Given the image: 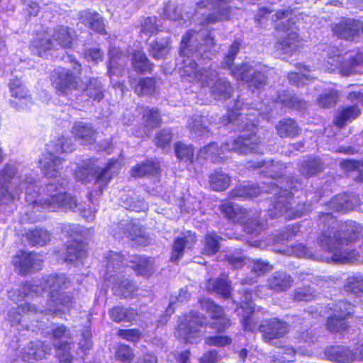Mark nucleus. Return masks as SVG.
I'll return each mask as SVG.
<instances>
[{"label": "nucleus", "mask_w": 363, "mask_h": 363, "mask_svg": "<svg viewBox=\"0 0 363 363\" xmlns=\"http://www.w3.org/2000/svg\"><path fill=\"white\" fill-rule=\"evenodd\" d=\"M16 174V167L9 164L0 170V205L9 204L18 199L24 189L26 202L34 205L35 208L40 207L51 211L60 208L75 211L78 208L77 200L67 194L62 186L57 189L55 185L49 184L46 192L39 194L34 178H13Z\"/></svg>", "instance_id": "obj_1"}, {"label": "nucleus", "mask_w": 363, "mask_h": 363, "mask_svg": "<svg viewBox=\"0 0 363 363\" xmlns=\"http://www.w3.org/2000/svg\"><path fill=\"white\" fill-rule=\"evenodd\" d=\"M215 45L214 37L208 29L189 30L186 33L179 47L180 55L187 57L182 61L183 66L181 70L184 82L199 83L201 86H207L217 77L218 73L216 69L211 67L208 69L198 68L194 60L189 57L191 54L203 59H210L214 55L211 49Z\"/></svg>", "instance_id": "obj_2"}, {"label": "nucleus", "mask_w": 363, "mask_h": 363, "mask_svg": "<svg viewBox=\"0 0 363 363\" xmlns=\"http://www.w3.org/2000/svg\"><path fill=\"white\" fill-rule=\"evenodd\" d=\"M301 186L297 180L281 179L277 183L270 182L267 189H260L259 187L252 185H240L235 187L229 193L231 199L244 200L252 199L260 195L262 191L274 194V201L269 208L268 213L270 217L277 218L284 216L286 219H295L299 218L311 211L310 204L298 205L296 208L291 207L289 199L292 192L289 189L296 191Z\"/></svg>", "instance_id": "obj_3"}, {"label": "nucleus", "mask_w": 363, "mask_h": 363, "mask_svg": "<svg viewBox=\"0 0 363 363\" xmlns=\"http://www.w3.org/2000/svg\"><path fill=\"white\" fill-rule=\"evenodd\" d=\"M362 236V226L353 220L337 223L318 237L320 247L330 254L323 257L327 263H346L356 259L355 250H348L345 245L358 240Z\"/></svg>", "instance_id": "obj_4"}, {"label": "nucleus", "mask_w": 363, "mask_h": 363, "mask_svg": "<svg viewBox=\"0 0 363 363\" xmlns=\"http://www.w3.org/2000/svg\"><path fill=\"white\" fill-rule=\"evenodd\" d=\"M257 128L254 123L250 125V133H243L233 141L225 143L220 147L216 143H210L201 148L198 157L204 160H211L213 162L223 161L225 153L235 152L240 155L259 153L262 151L260 138L256 135Z\"/></svg>", "instance_id": "obj_5"}, {"label": "nucleus", "mask_w": 363, "mask_h": 363, "mask_svg": "<svg viewBox=\"0 0 363 363\" xmlns=\"http://www.w3.org/2000/svg\"><path fill=\"white\" fill-rule=\"evenodd\" d=\"M69 279L64 274L50 275L37 284L39 294L45 289L50 290L49 300L44 308L45 315H59L69 311L73 305L72 296L60 290L66 289L69 285Z\"/></svg>", "instance_id": "obj_6"}, {"label": "nucleus", "mask_w": 363, "mask_h": 363, "mask_svg": "<svg viewBox=\"0 0 363 363\" xmlns=\"http://www.w3.org/2000/svg\"><path fill=\"white\" fill-rule=\"evenodd\" d=\"M275 19L272 21L277 30L284 32L286 37L279 39L276 48L282 53H291L296 50L301 39L297 33L298 28L296 26V17L290 9H281L274 15Z\"/></svg>", "instance_id": "obj_7"}, {"label": "nucleus", "mask_w": 363, "mask_h": 363, "mask_svg": "<svg viewBox=\"0 0 363 363\" xmlns=\"http://www.w3.org/2000/svg\"><path fill=\"white\" fill-rule=\"evenodd\" d=\"M106 264V279L111 282L113 281V290L114 294L125 298L129 297L135 290L134 285L128 279H124L119 274L123 272L124 266L121 264L123 261V255L111 252Z\"/></svg>", "instance_id": "obj_8"}, {"label": "nucleus", "mask_w": 363, "mask_h": 363, "mask_svg": "<svg viewBox=\"0 0 363 363\" xmlns=\"http://www.w3.org/2000/svg\"><path fill=\"white\" fill-rule=\"evenodd\" d=\"M206 320L198 313L189 314L178 325L176 336L185 342L196 343L203 335L201 328L206 325Z\"/></svg>", "instance_id": "obj_9"}, {"label": "nucleus", "mask_w": 363, "mask_h": 363, "mask_svg": "<svg viewBox=\"0 0 363 363\" xmlns=\"http://www.w3.org/2000/svg\"><path fill=\"white\" fill-rule=\"evenodd\" d=\"M51 81L55 89L63 95H67L78 89L80 79L70 69L63 67L55 69L51 74Z\"/></svg>", "instance_id": "obj_10"}, {"label": "nucleus", "mask_w": 363, "mask_h": 363, "mask_svg": "<svg viewBox=\"0 0 363 363\" xmlns=\"http://www.w3.org/2000/svg\"><path fill=\"white\" fill-rule=\"evenodd\" d=\"M231 74L237 80L245 82L249 86L256 89H260L266 84L264 74L247 63L234 66L231 69Z\"/></svg>", "instance_id": "obj_11"}, {"label": "nucleus", "mask_w": 363, "mask_h": 363, "mask_svg": "<svg viewBox=\"0 0 363 363\" xmlns=\"http://www.w3.org/2000/svg\"><path fill=\"white\" fill-rule=\"evenodd\" d=\"M232 0H201L198 5L200 7L209 6L213 12L206 16L202 24H213L228 18L230 7L228 4Z\"/></svg>", "instance_id": "obj_12"}, {"label": "nucleus", "mask_w": 363, "mask_h": 363, "mask_svg": "<svg viewBox=\"0 0 363 363\" xmlns=\"http://www.w3.org/2000/svg\"><path fill=\"white\" fill-rule=\"evenodd\" d=\"M43 262V258L41 255L25 251H20L12 260L15 269L21 274L39 270Z\"/></svg>", "instance_id": "obj_13"}, {"label": "nucleus", "mask_w": 363, "mask_h": 363, "mask_svg": "<svg viewBox=\"0 0 363 363\" xmlns=\"http://www.w3.org/2000/svg\"><path fill=\"white\" fill-rule=\"evenodd\" d=\"M259 330L262 335L265 342L279 339L289 332V325L277 318L264 320L259 325Z\"/></svg>", "instance_id": "obj_14"}, {"label": "nucleus", "mask_w": 363, "mask_h": 363, "mask_svg": "<svg viewBox=\"0 0 363 363\" xmlns=\"http://www.w3.org/2000/svg\"><path fill=\"white\" fill-rule=\"evenodd\" d=\"M200 303L202 309L208 313L211 319L213 320L211 325L212 328L216 329L218 332H223L230 327V320L226 317L222 307L215 304L209 298L202 299Z\"/></svg>", "instance_id": "obj_15"}, {"label": "nucleus", "mask_w": 363, "mask_h": 363, "mask_svg": "<svg viewBox=\"0 0 363 363\" xmlns=\"http://www.w3.org/2000/svg\"><path fill=\"white\" fill-rule=\"evenodd\" d=\"M45 313V310L37 308L35 304L26 303L21 304L18 308H13L8 313V320L13 325H22L25 328L29 326L26 319L30 316L34 315L38 317V315Z\"/></svg>", "instance_id": "obj_16"}, {"label": "nucleus", "mask_w": 363, "mask_h": 363, "mask_svg": "<svg viewBox=\"0 0 363 363\" xmlns=\"http://www.w3.org/2000/svg\"><path fill=\"white\" fill-rule=\"evenodd\" d=\"M63 159L51 151H46L39 159V167L43 174L48 178H56L62 170Z\"/></svg>", "instance_id": "obj_17"}, {"label": "nucleus", "mask_w": 363, "mask_h": 363, "mask_svg": "<svg viewBox=\"0 0 363 363\" xmlns=\"http://www.w3.org/2000/svg\"><path fill=\"white\" fill-rule=\"evenodd\" d=\"M361 203L358 195L343 194L334 196L328 203V207L333 211L345 213L355 210Z\"/></svg>", "instance_id": "obj_18"}, {"label": "nucleus", "mask_w": 363, "mask_h": 363, "mask_svg": "<svg viewBox=\"0 0 363 363\" xmlns=\"http://www.w3.org/2000/svg\"><path fill=\"white\" fill-rule=\"evenodd\" d=\"M360 28V21L347 18L333 25L332 31L339 38L352 40L357 36Z\"/></svg>", "instance_id": "obj_19"}, {"label": "nucleus", "mask_w": 363, "mask_h": 363, "mask_svg": "<svg viewBox=\"0 0 363 363\" xmlns=\"http://www.w3.org/2000/svg\"><path fill=\"white\" fill-rule=\"evenodd\" d=\"M10 92L13 97L11 100L12 106L16 109H23L30 102V95L28 90L18 78H14L11 80L10 85Z\"/></svg>", "instance_id": "obj_20"}, {"label": "nucleus", "mask_w": 363, "mask_h": 363, "mask_svg": "<svg viewBox=\"0 0 363 363\" xmlns=\"http://www.w3.org/2000/svg\"><path fill=\"white\" fill-rule=\"evenodd\" d=\"M196 241L195 233L191 231L183 233L174 242L170 260L172 262L177 261L183 256L184 250L185 248H191L196 243Z\"/></svg>", "instance_id": "obj_21"}, {"label": "nucleus", "mask_w": 363, "mask_h": 363, "mask_svg": "<svg viewBox=\"0 0 363 363\" xmlns=\"http://www.w3.org/2000/svg\"><path fill=\"white\" fill-rule=\"evenodd\" d=\"M327 359L338 363L357 362L353 350L343 346H333L325 351Z\"/></svg>", "instance_id": "obj_22"}, {"label": "nucleus", "mask_w": 363, "mask_h": 363, "mask_svg": "<svg viewBox=\"0 0 363 363\" xmlns=\"http://www.w3.org/2000/svg\"><path fill=\"white\" fill-rule=\"evenodd\" d=\"M72 133L74 138L83 144H91L96 140V131L89 123L76 122L72 126Z\"/></svg>", "instance_id": "obj_23"}, {"label": "nucleus", "mask_w": 363, "mask_h": 363, "mask_svg": "<svg viewBox=\"0 0 363 363\" xmlns=\"http://www.w3.org/2000/svg\"><path fill=\"white\" fill-rule=\"evenodd\" d=\"M120 225L121 226L119 228L123 229V234L137 244L145 245L148 242V236L142 227L131 223H123Z\"/></svg>", "instance_id": "obj_24"}, {"label": "nucleus", "mask_w": 363, "mask_h": 363, "mask_svg": "<svg viewBox=\"0 0 363 363\" xmlns=\"http://www.w3.org/2000/svg\"><path fill=\"white\" fill-rule=\"evenodd\" d=\"M38 294H39V286L32 282L25 283L18 290H11L8 292L9 299L15 303L22 301L24 298Z\"/></svg>", "instance_id": "obj_25"}, {"label": "nucleus", "mask_w": 363, "mask_h": 363, "mask_svg": "<svg viewBox=\"0 0 363 363\" xmlns=\"http://www.w3.org/2000/svg\"><path fill=\"white\" fill-rule=\"evenodd\" d=\"M116 161L111 160L96 177L94 186L98 189V194H101L103 189L108 184L117 172Z\"/></svg>", "instance_id": "obj_26"}, {"label": "nucleus", "mask_w": 363, "mask_h": 363, "mask_svg": "<svg viewBox=\"0 0 363 363\" xmlns=\"http://www.w3.org/2000/svg\"><path fill=\"white\" fill-rule=\"evenodd\" d=\"M220 209L225 217L234 223L242 222L247 214L245 208L230 202L222 204Z\"/></svg>", "instance_id": "obj_27"}, {"label": "nucleus", "mask_w": 363, "mask_h": 363, "mask_svg": "<svg viewBox=\"0 0 363 363\" xmlns=\"http://www.w3.org/2000/svg\"><path fill=\"white\" fill-rule=\"evenodd\" d=\"M292 284L291 277L284 272H275L268 281L269 288L278 292L289 289Z\"/></svg>", "instance_id": "obj_28"}, {"label": "nucleus", "mask_w": 363, "mask_h": 363, "mask_svg": "<svg viewBox=\"0 0 363 363\" xmlns=\"http://www.w3.org/2000/svg\"><path fill=\"white\" fill-rule=\"evenodd\" d=\"M276 129L281 138L296 137L301 130L296 122L290 118L279 121L276 125Z\"/></svg>", "instance_id": "obj_29"}, {"label": "nucleus", "mask_w": 363, "mask_h": 363, "mask_svg": "<svg viewBox=\"0 0 363 363\" xmlns=\"http://www.w3.org/2000/svg\"><path fill=\"white\" fill-rule=\"evenodd\" d=\"M86 246L85 245L74 239L69 241L67 244L66 256L65 261L67 262L72 263L74 261L82 259L86 256Z\"/></svg>", "instance_id": "obj_30"}, {"label": "nucleus", "mask_w": 363, "mask_h": 363, "mask_svg": "<svg viewBox=\"0 0 363 363\" xmlns=\"http://www.w3.org/2000/svg\"><path fill=\"white\" fill-rule=\"evenodd\" d=\"M52 48L53 43L50 36L45 33L38 34L30 45L32 52L40 57Z\"/></svg>", "instance_id": "obj_31"}, {"label": "nucleus", "mask_w": 363, "mask_h": 363, "mask_svg": "<svg viewBox=\"0 0 363 363\" xmlns=\"http://www.w3.org/2000/svg\"><path fill=\"white\" fill-rule=\"evenodd\" d=\"M208 121L201 116H194L188 121V129L195 136H202L210 132Z\"/></svg>", "instance_id": "obj_32"}, {"label": "nucleus", "mask_w": 363, "mask_h": 363, "mask_svg": "<svg viewBox=\"0 0 363 363\" xmlns=\"http://www.w3.org/2000/svg\"><path fill=\"white\" fill-rule=\"evenodd\" d=\"M324 52L326 57L324 66L328 71L332 72L340 66L343 58L338 48L328 45L324 50Z\"/></svg>", "instance_id": "obj_33"}, {"label": "nucleus", "mask_w": 363, "mask_h": 363, "mask_svg": "<svg viewBox=\"0 0 363 363\" xmlns=\"http://www.w3.org/2000/svg\"><path fill=\"white\" fill-rule=\"evenodd\" d=\"M206 289L211 292H215L225 298L230 294V286L227 277L208 279Z\"/></svg>", "instance_id": "obj_34"}, {"label": "nucleus", "mask_w": 363, "mask_h": 363, "mask_svg": "<svg viewBox=\"0 0 363 363\" xmlns=\"http://www.w3.org/2000/svg\"><path fill=\"white\" fill-rule=\"evenodd\" d=\"M53 38L62 48H70L75 38V33L66 26H58L55 30Z\"/></svg>", "instance_id": "obj_35"}, {"label": "nucleus", "mask_w": 363, "mask_h": 363, "mask_svg": "<svg viewBox=\"0 0 363 363\" xmlns=\"http://www.w3.org/2000/svg\"><path fill=\"white\" fill-rule=\"evenodd\" d=\"M231 84L225 79H218L211 87V94L216 99H229L233 93Z\"/></svg>", "instance_id": "obj_36"}, {"label": "nucleus", "mask_w": 363, "mask_h": 363, "mask_svg": "<svg viewBox=\"0 0 363 363\" xmlns=\"http://www.w3.org/2000/svg\"><path fill=\"white\" fill-rule=\"evenodd\" d=\"M230 177L222 171H214L209 176L210 188L213 191H224L230 186Z\"/></svg>", "instance_id": "obj_37"}, {"label": "nucleus", "mask_w": 363, "mask_h": 363, "mask_svg": "<svg viewBox=\"0 0 363 363\" xmlns=\"http://www.w3.org/2000/svg\"><path fill=\"white\" fill-rule=\"evenodd\" d=\"M324 169V164L320 159H308L301 163L299 172L306 177L316 175Z\"/></svg>", "instance_id": "obj_38"}, {"label": "nucleus", "mask_w": 363, "mask_h": 363, "mask_svg": "<svg viewBox=\"0 0 363 363\" xmlns=\"http://www.w3.org/2000/svg\"><path fill=\"white\" fill-rule=\"evenodd\" d=\"M131 262L135 264L132 268L138 275L149 277L153 273L154 262L150 258L135 256Z\"/></svg>", "instance_id": "obj_39"}, {"label": "nucleus", "mask_w": 363, "mask_h": 363, "mask_svg": "<svg viewBox=\"0 0 363 363\" xmlns=\"http://www.w3.org/2000/svg\"><path fill=\"white\" fill-rule=\"evenodd\" d=\"M277 102L283 104L286 107L296 110H305L307 104L296 96H293L287 91L284 92L278 98Z\"/></svg>", "instance_id": "obj_40"}, {"label": "nucleus", "mask_w": 363, "mask_h": 363, "mask_svg": "<svg viewBox=\"0 0 363 363\" xmlns=\"http://www.w3.org/2000/svg\"><path fill=\"white\" fill-rule=\"evenodd\" d=\"M170 46L169 38L157 39L150 44V52L155 59L164 57L169 52Z\"/></svg>", "instance_id": "obj_41"}, {"label": "nucleus", "mask_w": 363, "mask_h": 363, "mask_svg": "<svg viewBox=\"0 0 363 363\" xmlns=\"http://www.w3.org/2000/svg\"><path fill=\"white\" fill-rule=\"evenodd\" d=\"M363 65V52H358L349 62H346L340 67V73L342 76L347 77L359 71L357 67Z\"/></svg>", "instance_id": "obj_42"}, {"label": "nucleus", "mask_w": 363, "mask_h": 363, "mask_svg": "<svg viewBox=\"0 0 363 363\" xmlns=\"http://www.w3.org/2000/svg\"><path fill=\"white\" fill-rule=\"evenodd\" d=\"M159 169L157 163L147 161L145 163H141L133 167L130 171L132 177H141L149 174L157 173Z\"/></svg>", "instance_id": "obj_43"}, {"label": "nucleus", "mask_w": 363, "mask_h": 363, "mask_svg": "<svg viewBox=\"0 0 363 363\" xmlns=\"http://www.w3.org/2000/svg\"><path fill=\"white\" fill-rule=\"evenodd\" d=\"M360 114V110L357 106H352L343 109L336 117L334 123L338 128L343 127L347 122L356 118Z\"/></svg>", "instance_id": "obj_44"}, {"label": "nucleus", "mask_w": 363, "mask_h": 363, "mask_svg": "<svg viewBox=\"0 0 363 363\" xmlns=\"http://www.w3.org/2000/svg\"><path fill=\"white\" fill-rule=\"evenodd\" d=\"M84 94L95 101H101L104 98V90L101 83L96 79H91L86 84Z\"/></svg>", "instance_id": "obj_45"}, {"label": "nucleus", "mask_w": 363, "mask_h": 363, "mask_svg": "<svg viewBox=\"0 0 363 363\" xmlns=\"http://www.w3.org/2000/svg\"><path fill=\"white\" fill-rule=\"evenodd\" d=\"M27 238L32 245H45L50 239V233L43 229H35L27 233Z\"/></svg>", "instance_id": "obj_46"}, {"label": "nucleus", "mask_w": 363, "mask_h": 363, "mask_svg": "<svg viewBox=\"0 0 363 363\" xmlns=\"http://www.w3.org/2000/svg\"><path fill=\"white\" fill-rule=\"evenodd\" d=\"M109 65L108 72L110 76L115 74L114 69L125 62V55L117 48H111L108 52Z\"/></svg>", "instance_id": "obj_47"}, {"label": "nucleus", "mask_w": 363, "mask_h": 363, "mask_svg": "<svg viewBox=\"0 0 363 363\" xmlns=\"http://www.w3.org/2000/svg\"><path fill=\"white\" fill-rule=\"evenodd\" d=\"M291 254L299 257H304L311 258L316 261L323 262H325V260L321 258L330 257V255H320V253L313 252L311 250L301 244L292 247Z\"/></svg>", "instance_id": "obj_48"}, {"label": "nucleus", "mask_w": 363, "mask_h": 363, "mask_svg": "<svg viewBox=\"0 0 363 363\" xmlns=\"http://www.w3.org/2000/svg\"><path fill=\"white\" fill-rule=\"evenodd\" d=\"M113 320L119 323L123 320L130 321L135 318L136 313L134 310L122 307H115L109 311Z\"/></svg>", "instance_id": "obj_49"}, {"label": "nucleus", "mask_w": 363, "mask_h": 363, "mask_svg": "<svg viewBox=\"0 0 363 363\" xmlns=\"http://www.w3.org/2000/svg\"><path fill=\"white\" fill-rule=\"evenodd\" d=\"M344 289L346 292L354 294L363 293V276L354 274L349 277L344 285Z\"/></svg>", "instance_id": "obj_50"}, {"label": "nucleus", "mask_w": 363, "mask_h": 363, "mask_svg": "<svg viewBox=\"0 0 363 363\" xmlns=\"http://www.w3.org/2000/svg\"><path fill=\"white\" fill-rule=\"evenodd\" d=\"M47 145V151H51L55 155L72 150L70 140L64 137L59 138L55 141H51Z\"/></svg>", "instance_id": "obj_51"}, {"label": "nucleus", "mask_w": 363, "mask_h": 363, "mask_svg": "<svg viewBox=\"0 0 363 363\" xmlns=\"http://www.w3.org/2000/svg\"><path fill=\"white\" fill-rule=\"evenodd\" d=\"M132 64L134 69L140 72L149 71L151 69L152 64L147 58L145 54L140 51L133 53Z\"/></svg>", "instance_id": "obj_52"}, {"label": "nucleus", "mask_w": 363, "mask_h": 363, "mask_svg": "<svg viewBox=\"0 0 363 363\" xmlns=\"http://www.w3.org/2000/svg\"><path fill=\"white\" fill-rule=\"evenodd\" d=\"M145 125L149 128L159 126L162 122L157 109L146 108L143 115Z\"/></svg>", "instance_id": "obj_53"}, {"label": "nucleus", "mask_w": 363, "mask_h": 363, "mask_svg": "<svg viewBox=\"0 0 363 363\" xmlns=\"http://www.w3.org/2000/svg\"><path fill=\"white\" fill-rule=\"evenodd\" d=\"M156 89V82L152 78L141 79L135 88V91L138 95H150L152 94Z\"/></svg>", "instance_id": "obj_54"}, {"label": "nucleus", "mask_w": 363, "mask_h": 363, "mask_svg": "<svg viewBox=\"0 0 363 363\" xmlns=\"http://www.w3.org/2000/svg\"><path fill=\"white\" fill-rule=\"evenodd\" d=\"M96 173V169L94 164L90 162H84L82 165L77 167L74 172L76 179L80 182H85L89 176Z\"/></svg>", "instance_id": "obj_55"}, {"label": "nucleus", "mask_w": 363, "mask_h": 363, "mask_svg": "<svg viewBox=\"0 0 363 363\" xmlns=\"http://www.w3.org/2000/svg\"><path fill=\"white\" fill-rule=\"evenodd\" d=\"M333 315L341 318H348L353 313V306L346 301L340 300L331 306Z\"/></svg>", "instance_id": "obj_56"}, {"label": "nucleus", "mask_w": 363, "mask_h": 363, "mask_svg": "<svg viewBox=\"0 0 363 363\" xmlns=\"http://www.w3.org/2000/svg\"><path fill=\"white\" fill-rule=\"evenodd\" d=\"M221 238L215 234H208L205 238V244L203 253L207 255H212L217 252L220 248L219 242Z\"/></svg>", "instance_id": "obj_57"}, {"label": "nucleus", "mask_w": 363, "mask_h": 363, "mask_svg": "<svg viewBox=\"0 0 363 363\" xmlns=\"http://www.w3.org/2000/svg\"><path fill=\"white\" fill-rule=\"evenodd\" d=\"M241 46V43L240 40H235L228 51L225 57L223 59V61L221 63V67L223 68L232 69V65L233 64L234 60L238 53ZM234 67H233V68Z\"/></svg>", "instance_id": "obj_58"}, {"label": "nucleus", "mask_w": 363, "mask_h": 363, "mask_svg": "<svg viewBox=\"0 0 363 363\" xmlns=\"http://www.w3.org/2000/svg\"><path fill=\"white\" fill-rule=\"evenodd\" d=\"M253 294L252 291H246L241 297L240 306L238 309V314L242 312L252 315L255 311V304L252 302Z\"/></svg>", "instance_id": "obj_59"}, {"label": "nucleus", "mask_w": 363, "mask_h": 363, "mask_svg": "<svg viewBox=\"0 0 363 363\" xmlns=\"http://www.w3.org/2000/svg\"><path fill=\"white\" fill-rule=\"evenodd\" d=\"M175 152L177 157L185 162H191L194 157V149L191 145H187L182 143H177L175 145Z\"/></svg>", "instance_id": "obj_60"}, {"label": "nucleus", "mask_w": 363, "mask_h": 363, "mask_svg": "<svg viewBox=\"0 0 363 363\" xmlns=\"http://www.w3.org/2000/svg\"><path fill=\"white\" fill-rule=\"evenodd\" d=\"M345 319V318L333 315L328 317L326 322V328L330 332H340L344 330L347 327Z\"/></svg>", "instance_id": "obj_61"}, {"label": "nucleus", "mask_w": 363, "mask_h": 363, "mask_svg": "<svg viewBox=\"0 0 363 363\" xmlns=\"http://www.w3.org/2000/svg\"><path fill=\"white\" fill-rule=\"evenodd\" d=\"M57 350V354L59 357L60 363H71L72 356L69 352L71 349L69 342L54 343Z\"/></svg>", "instance_id": "obj_62"}, {"label": "nucleus", "mask_w": 363, "mask_h": 363, "mask_svg": "<svg viewBox=\"0 0 363 363\" xmlns=\"http://www.w3.org/2000/svg\"><path fill=\"white\" fill-rule=\"evenodd\" d=\"M337 93L334 90L323 92L318 98V105L323 108H330L335 105Z\"/></svg>", "instance_id": "obj_63"}, {"label": "nucleus", "mask_w": 363, "mask_h": 363, "mask_svg": "<svg viewBox=\"0 0 363 363\" xmlns=\"http://www.w3.org/2000/svg\"><path fill=\"white\" fill-rule=\"evenodd\" d=\"M315 298V291L309 286L298 288L294 293V298L297 301H311Z\"/></svg>", "instance_id": "obj_64"}]
</instances>
